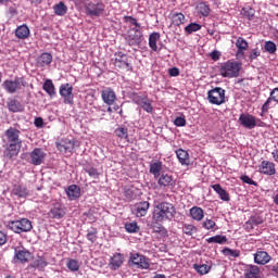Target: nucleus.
<instances>
[{"label":"nucleus","instance_id":"f257e3e1","mask_svg":"<svg viewBox=\"0 0 278 278\" xmlns=\"http://www.w3.org/2000/svg\"><path fill=\"white\" fill-rule=\"evenodd\" d=\"M175 217V206L168 202L159 203L153 211V220L162 223Z\"/></svg>","mask_w":278,"mask_h":278},{"label":"nucleus","instance_id":"f03ea898","mask_svg":"<svg viewBox=\"0 0 278 278\" xmlns=\"http://www.w3.org/2000/svg\"><path fill=\"white\" fill-rule=\"evenodd\" d=\"M242 68V64L236 61H227L223 63L219 67V73L222 77H238L240 75V70Z\"/></svg>","mask_w":278,"mask_h":278},{"label":"nucleus","instance_id":"7ed1b4c3","mask_svg":"<svg viewBox=\"0 0 278 278\" xmlns=\"http://www.w3.org/2000/svg\"><path fill=\"white\" fill-rule=\"evenodd\" d=\"M25 86V78L23 77H15L13 80L7 79L2 84V88H4L10 94H14V92L22 90Z\"/></svg>","mask_w":278,"mask_h":278},{"label":"nucleus","instance_id":"20e7f679","mask_svg":"<svg viewBox=\"0 0 278 278\" xmlns=\"http://www.w3.org/2000/svg\"><path fill=\"white\" fill-rule=\"evenodd\" d=\"M9 227L14 233H23L33 229L31 222L27 218L10 222Z\"/></svg>","mask_w":278,"mask_h":278},{"label":"nucleus","instance_id":"39448f33","mask_svg":"<svg viewBox=\"0 0 278 278\" xmlns=\"http://www.w3.org/2000/svg\"><path fill=\"white\" fill-rule=\"evenodd\" d=\"M59 92L65 105H75V94H73V87L71 84L61 85Z\"/></svg>","mask_w":278,"mask_h":278},{"label":"nucleus","instance_id":"423d86ee","mask_svg":"<svg viewBox=\"0 0 278 278\" xmlns=\"http://www.w3.org/2000/svg\"><path fill=\"white\" fill-rule=\"evenodd\" d=\"M207 100L213 105H223L225 103V89L216 87L213 90H210L207 93Z\"/></svg>","mask_w":278,"mask_h":278},{"label":"nucleus","instance_id":"0eeeda50","mask_svg":"<svg viewBox=\"0 0 278 278\" xmlns=\"http://www.w3.org/2000/svg\"><path fill=\"white\" fill-rule=\"evenodd\" d=\"M30 164L34 166H40V164H45V160H47V152L42 148H35L30 153Z\"/></svg>","mask_w":278,"mask_h":278},{"label":"nucleus","instance_id":"6e6552de","mask_svg":"<svg viewBox=\"0 0 278 278\" xmlns=\"http://www.w3.org/2000/svg\"><path fill=\"white\" fill-rule=\"evenodd\" d=\"M129 262L130 264H132V266H137V268H141V270H147L149 269V266H150L149 258L138 253H131Z\"/></svg>","mask_w":278,"mask_h":278},{"label":"nucleus","instance_id":"1a4fd4ad","mask_svg":"<svg viewBox=\"0 0 278 278\" xmlns=\"http://www.w3.org/2000/svg\"><path fill=\"white\" fill-rule=\"evenodd\" d=\"M105 12V4H103L102 2H98V3H88L86 5V14L88 16H101V14H103Z\"/></svg>","mask_w":278,"mask_h":278},{"label":"nucleus","instance_id":"9d476101","mask_svg":"<svg viewBox=\"0 0 278 278\" xmlns=\"http://www.w3.org/2000/svg\"><path fill=\"white\" fill-rule=\"evenodd\" d=\"M239 123L245 129H255L257 127V118L249 113H243L239 117Z\"/></svg>","mask_w":278,"mask_h":278},{"label":"nucleus","instance_id":"9b49d317","mask_svg":"<svg viewBox=\"0 0 278 278\" xmlns=\"http://www.w3.org/2000/svg\"><path fill=\"white\" fill-rule=\"evenodd\" d=\"M75 147H79V142L75 139H64L56 143V149H59L62 153H73V149H75Z\"/></svg>","mask_w":278,"mask_h":278},{"label":"nucleus","instance_id":"f8f14e48","mask_svg":"<svg viewBox=\"0 0 278 278\" xmlns=\"http://www.w3.org/2000/svg\"><path fill=\"white\" fill-rule=\"evenodd\" d=\"M30 258H31V253L25 250V248H22V249L15 248V254L13 258V262L15 264H26V262H29Z\"/></svg>","mask_w":278,"mask_h":278},{"label":"nucleus","instance_id":"ddd939ff","mask_svg":"<svg viewBox=\"0 0 278 278\" xmlns=\"http://www.w3.org/2000/svg\"><path fill=\"white\" fill-rule=\"evenodd\" d=\"M124 21L125 23H129V25H132L131 31H135L132 40H140V38H142V31H140V24L138 23V20L132 16H125Z\"/></svg>","mask_w":278,"mask_h":278},{"label":"nucleus","instance_id":"4468645a","mask_svg":"<svg viewBox=\"0 0 278 278\" xmlns=\"http://www.w3.org/2000/svg\"><path fill=\"white\" fill-rule=\"evenodd\" d=\"M258 173H261L262 175H275L277 173V169L275 168V163L270 162V161H263L260 165H258Z\"/></svg>","mask_w":278,"mask_h":278},{"label":"nucleus","instance_id":"2eb2a0df","mask_svg":"<svg viewBox=\"0 0 278 278\" xmlns=\"http://www.w3.org/2000/svg\"><path fill=\"white\" fill-rule=\"evenodd\" d=\"M102 100L106 105H114V101H116V92L112 88H105L101 93Z\"/></svg>","mask_w":278,"mask_h":278},{"label":"nucleus","instance_id":"dca6fc26","mask_svg":"<svg viewBox=\"0 0 278 278\" xmlns=\"http://www.w3.org/2000/svg\"><path fill=\"white\" fill-rule=\"evenodd\" d=\"M52 218H64L66 216V208L61 203H56L50 210Z\"/></svg>","mask_w":278,"mask_h":278},{"label":"nucleus","instance_id":"f3484780","mask_svg":"<svg viewBox=\"0 0 278 278\" xmlns=\"http://www.w3.org/2000/svg\"><path fill=\"white\" fill-rule=\"evenodd\" d=\"M66 194L70 199V201H76V199H79L81 197V189L77 187L76 185H71L66 189Z\"/></svg>","mask_w":278,"mask_h":278},{"label":"nucleus","instance_id":"a211bd4d","mask_svg":"<svg viewBox=\"0 0 278 278\" xmlns=\"http://www.w3.org/2000/svg\"><path fill=\"white\" fill-rule=\"evenodd\" d=\"M52 62L53 55H51V53L49 52H45L37 58V65L41 67L49 66V64H51Z\"/></svg>","mask_w":278,"mask_h":278},{"label":"nucleus","instance_id":"6ab92c4d","mask_svg":"<svg viewBox=\"0 0 278 278\" xmlns=\"http://www.w3.org/2000/svg\"><path fill=\"white\" fill-rule=\"evenodd\" d=\"M123 262H124L123 254L116 253L111 258L109 266L112 270H117V268H121V266H123Z\"/></svg>","mask_w":278,"mask_h":278},{"label":"nucleus","instance_id":"aec40b11","mask_svg":"<svg viewBox=\"0 0 278 278\" xmlns=\"http://www.w3.org/2000/svg\"><path fill=\"white\" fill-rule=\"evenodd\" d=\"M136 207V216L138 218H142V216H147V212H149L150 204L149 202H140L135 205Z\"/></svg>","mask_w":278,"mask_h":278},{"label":"nucleus","instance_id":"412c9836","mask_svg":"<svg viewBox=\"0 0 278 278\" xmlns=\"http://www.w3.org/2000/svg\"><path fill=\"white\" fill-rule=\"evenodd\" d=\"M176 155L182 166H190V154H188V151L179 149L176 151Z\"/></svg>","mask_w":278,"mask_h":278},{"label":"nucleus","instance_id":"4be33fe9","mask_svg":"<svg viewBox=\"0 0 278 278\" xmlns=\"http://www.w3.org/2000/svg\"><path fill=\"white\" fill-rule=\"evenodd\" d=\"M29 27H27V25H21L15 29V36L16 38H18L20 40H27V38H29Z\"/></svg>","mask_w":278,"mask_h":278},{"label":"nucleus","instance_id":"5701e85b","mask_svg":"<svg viewBox=\"0 0 278 278\" xmlns=\"http://www.w3.org/2000/svg\"><path fill=\"white\" fill-rule=\"evenodd\" d=\"M20 134H21V131H18V129H15V128H9L5 131V136L8 138V141L9 142H14V143L23 142L18 138Z\"/></svg>","mask_w":278,"mask_h":278},{"label":"nucleus","instance_id":"b1692460","mask_svg":"<svg viewBox=\"0 0 278 278\" xmlns=\"http://www.w3.org/2000/svg\"><path fill=\"white\" fill-rule=\"evenodd\" d=\"M236 47L238 49L237 55H244L245 51H249V42L244 38L239 37L236 41Z\"/></svg>","mask_w":278,"mask_h":278},{"label":"nucleus","instance_id":"393cba45","mask_svg":"<svg viewBox=\"0 0 278 278\" xmlns=\"http://www.w3.org/2000/svg\"><path fill=\"white\" fill-rule=\"evenodd\" d=\"M189 214L191 216V218L193 220H198L201 222L202 218H204L205 216V212L203 211V208L199 207V206H193L190 208Z\"/></svg>","mask_w":278,"mask_h":278},{"label":"nucleus","instance_id":"a878e982","mask_svg":"<svg viewBox=\"0 0 278 278\" xmlns=\"http://www.w3.org/2000/svg\"><path fill=\"white\" fill-rule=\"evenodd\" d=\"M254 261L256 264H268V262H270V255H268L267 252L260 251L255 253Z\"/></svg>","mask_w":278,"mask_h":278},{"label":"nucleus","instance_id":"bb28decb","mask_svg":"<svg viewBox=\"0 0 278 278\" xmlns=\"http://www.w3.org/2000/svg\"><path fill=\"white\" fill-rule=\"evenodd\" d=\"M8 110L13 113L23 112L25 106H23V104H21V102L17 100L12 99L8 102Z\"/></svg>","mask_w":278,"mask_h":278},{"label":"nucleus","instance_id":"cd10ccee","mask_svg":"<svg viewBox=\"0 0 278 278\" xmlns=\"http://www.w3.org/2000/svg\"><path fill=\"white\" fill-rule=\"evenodd\" d=\"M160 38H161L160 33H152L150 35L149 47H150V49H152V51H155V52L160 51L157 49V42H160Z\"/></svg>","mask_w":278,"mask_h":278},{"label":"nucleus","instance_id":"c85d7f7f","mask_svg":"<svg viewBox=\"0 0 278 278\" xmlns=\"http://www.w3.org/2000/svg\"><path fill=\"white\" fill-rule=\"evenodd\" d=\"M212 188L218 193L222 201H230L229 193L219 184L212 185Z\"/></svg>","mask_w":278,"mask_h":278},{"label":"nucleus","instance_id":"c756f323","mask_svg":"<svg viewBox=\"0 0 278 278\" xmlns=\"http://www.w3.org/2000/svg\"><path fill=\"white\" fill-rule=\"evenodd\" d=\"M170 20L173 25L180 27V25L186 23V15H184V13H173Z\"/></svg>","mask_w":278,"mask_h":278},{"label":"nucleus","instance_id":"7c9ffc66","mask_svg":"<svg viewBox=\"0 0 278 278\" xmlns=\"http://www.w3.org/2000/svg\"><path fill=\"white\" fill-rule=\"evenodd\" d=\"M53 11L56 16H64L66 12H68V7H66V4L61 1L53 7Z\"/></svg>","mask_w":278,"mask_h":278},{"label":"nucleus","instance_id":"2f4dec72","mask_svg":"<svg viewBox=\"0 0 278 278\" xmlns=\"http://www.w3.org/2000/svg\"><path fill=\"white\" fill-rule=\"evenodd\" d=\"M23 142H11L8 147V153L10 155V157H14V155H18V151H21V147H22Z\"/></svg>","mask_w":278,"mask_h":278},{"label":"nucleus","instance_id":"473e14b6","mask_svg":"<svg viewBox=\"0 0 278 278\" xmlns=\"http://www.w3.org/2000/svg\"><path fill=\"white\" fill-rule=\"evenodd\" d=\"M13 194H16V197H20L21 199H25L29 194V191L25 186L17 185L13 189Z\"/></svg>","mask_w":278,"mask_h":278},{"label":"nucleus","instance_id":"72a5a7b5","mask_svg":"<svg viewBox=\"0 0 278 278\" xmlns=\"http://www.w3.org/2000/svg\"><path fill=\"white\" fill-rule=\"evenodd\" d=\"M43 90L50 96L53 97L55 96V85H53V80L51 79H46L43 84Z\"/></svg>","mask_w":278,"mask_h":278},{"label":"nucleus","instance_id":"f704fd0d","mask_svg":"<svg viewBox=\"0 0 278 278\" xmlns=\"http://www.w3.org/2000/svg\"><path fill=\"white\" fill-rule=\"evenodd\" d=\"M138 104L140 108H142V110H144V112H148V114H153V105L151 104L150 100L141 99L139 100Z\"/></svg>","mask_w":278,"mask_h":278},{"label":"nucleus","instance_id":"c9c22d12","mask_svg":"<svg viewBox=\"0 0 278 278\" xmlns=\"http://www.w3.org/2000/svg\"><path fill=\"white\" fill-rule=\"evenodd\" d=\"M193 268H194V270H197V273L199 275H207V273H210V270H212V267L206 264H202V265L194 264Z\"/></svg>","mask_w":278,"mask_h":278},{"label":"nucleus","instance_id":"e433bc0d","mask_svg":"<svg viewBox=\"0 0 278 278\" xmlns=\"http://www.w3.org/2000/svg\"><path fill=\"white\" fill-rule=\"evenodd\" d=\"M161 172H162V162L157 161L150 165V173L154 175V177H160Z\"/></svg>","mask_w":278,"mask_h":278},{"label":"nucleus","instance_id":"4c0bfd02","mask_svg":"<svg viewBox=\"0 0 278 278\" xmlns=\"http://www.w3.org/2000/svg\"><path fill=\"white\" fill-rule=\"evenodd\" d=\"M207 242L215 243V244H225L227 242V237L222 235H216L214 237L208 238Z\"/></svg>","mask_w":278,"mask_h":278},{"label":"nucleus","instance_id":"58836bf2","mask_svg":"<svg viewBox=\"0 0 278 278\" xmlns=\"http://www.w3.org/2000/svg\"><path fill=\"white\" fill-rule=\"evenodd\" d=\"M66 266L72 273H77V270H79V261L75 258H68Z\"/></svg>","mask_w":278,"mask_h":278},{"label":"nucleus","instance_id":"ea45409f","mask_svg":"<svg viewBox=\"0 0 278 278\" xmlns=\"http://www.w3.org/2000/svg\"><path fill=\"white\" fill-rule=\"evenodd\" d=\"M169 184H173V176L168 174H162L159 178V186H168Z\"/></svg>","mask_w":278,"mask_h":278},{"label":"nucleus","instance_id":"a19ab883","mask_svg":"<svg viewBox=\"0 0 278 278\" xmlns=\"http://www.w3.org/2000/svg\"><path fill=\"white\" fill-rule=\"evenodd\" d=\"M197 11L202 16H210V7L205 2H201L197 7Z\"/></svg>","mask_w":278,"mask_h":278},{"label":"nucleus","instance_id":"79ce46f5","mask_svg":"<svg viewBox=\"0 0 278 278\" xmlns=\"http://www.w3.org/2000/svg\"><path fill=\"white\" fill-rule=\"evenodd\" d=\"M115 135L117 136V138H121V140L129 139V131L127 130V128H123V127L116 128Z\"/></svg>","mask_w":278,"mask_h":278},{"label":"nucleus","instance_id":"37998d69","mask_svg":"<svg viewBox=\"0 0 278 278\" xmlns=\"http://www.w3.org/2000/svg\"><path fill=\"white\" fill-rule=\"evenodd\" d=\"M125 229L128 233H138L140 227H138V223L131 222L125 224Z\"/></svg>","mask_w":278,"mask_h":278},{"label":"nucleus","instance_id":"c03bdc74","mask_svg":"<svg viewBox=\"0 0 278 278\" xmlns=\"http://www.w3.org/2000/svg\"><path fill=\"white\" fill-rule=\"evenodd\" d=\"M245 278H260V267L251 266L250 270L245 273Z\"/></svg>","mask_w":278,"mask_h":278},{"label":"nucleus","instance_id":"a18cd8bd","mask_svg":"<svg viewBox=\"0 0 278 278\" xmlns=\"http://www.w3.org/2000/svg\"><path fill=\"white\" fill-rule=\"evenodd\" d=\"M200 29H201V24H197V23H191L187 27H185V31L188 35L194 34V31H200Z\"/></svg>","mask_w":278,"mask_h":278},{"label":"nucleus","instance_id":"49530a36","mask_svg":"<svg viewBox=\"0 0 278 278\" xmlns=\"http://www.w3.org/2000/svg\"><path fill=\"white\" fill-rule=\"evenodd\" d=\"M223 255L226 257H238L240 255V250H231L229 248H225L222 251Z\"/></svg>","mask_w":278,"mask_h":278},{"label":"nucleus","instance_id":"de8ad7c7","mask_svg":"<svg viewBox=\"0 0 278 278\" xmlns=\"http://www.w3.org/2000/svg\"><path fill=\"white\" fill-rule=\"evenodd\" d=\"M182 231L186 233V236H192V233H197V228L192 224H185Z\"/></svg>","mask_w":278,"mask_h":278},{"label":"nucleus","instance_id":"09e8293b","mask_svg":"<svg viewBox=\"0 0 278 278\" xmlns=\"http://www.w3.org/2000/svg\"><path fill=\"white\" fill-rule=\"evenodd\" d=\"M203 227L204 229H207V231H210V229H212L213 231H215L216 229V222H214L213 219H205L203 223Z\"/></svg>","mask_w":278,"mask_h":278},{"label":"nucleus","instance_id":"8fccbe9b","mask_svg":"<svg viewBox=\"0 0 278 278\" xmlns=\"http://www.w3.org/2000/svg\"><path fill=\"white\" fill-rule=\"evenodd\" d=\"M265 51H267V53H275L277 51V46L275 45V42L273 41H267L265 43Z\"/></svg>","mask_w":278,"mask_h":278},{"label":"nucleus","instance_id":"3c124183","mask_svg":"<svg viewBox=\"0 0 278 278\" xmlns=\"http://www.w3.org/2000/svg\"><path fill=\"white\" fill-rule=\"evenodd\" d=\"M271 106H273V100L268 98L262 106V113L266 114V112H268V110H270Z\"/></svg>","mask_w":278,"mask_h":278},{"label":"nucleus","instance_id":"603ef678","mask_svg":"<svg viewBox=\"0 0 278 278\" xmlns=\"http://www.w3.org/2000/svg\"><path fill=\"white\" fill-rule=\"evenodd\" d=\"M174 124L176 125V127H186V117H176Z\"/></svg>","mask_w":278,"mask_h":278},{"label":"nucleus","instance_id":"864d4df0","mask_svg":"<svg viewBox=\"0 0 278 278\" xmlns=\"http://www.w3.org/2000/svg\"><path fill=\"white\" fill-rule=\"evenodd\" d=\"M261 52L260 49L255 48L250 51V60H257L260 58Z\"/></svg>","mask_w":278,"mask_h":278},{"label":"nucleus","instance_id":"5fc2aeb1","mask_svg":"<svg viewBox=\"0 0 278 278\" xmlns=\"http://www.w3.org/2000/svg\"><path fill=\"white\" fill-rule=\"evenodd\" d=\"M35 266L37 268H45V266H47V261L42 257H39L37 261H35Z\"/></svg>","mask_w":278,"mask_h":278},{"label":"nucleus","instance_id":"6e6d98bb","mask_svg":"<svg viewBox=\"0 0 278 278\" xmlns=\"http://www.w3.org/2000/svg\"><path fill=\"white\" fill-rule=\"evenodd\" d=\"M86 173H88L90 177H99V172L94 167L86 168Z\"/></svg>","mask_w":278,"mask_h":278},{"label":"nucleus","instance_id":"4d7b16f0","mask_svg":"<svg viewBox=\"0 0 278 278\" xmlns=\"http://www.w3.org/2000/svg\"><path fill=\"white\" fill-rule=\"evenodd\" d=\"M241 181H243V184H249V186H255V180L247 175L241 176Z\"/></svg>","mask_w":278,"mask_h":278},{"label":"nucleus","instance_id":"13d9d810","mask_svg":"<svg viewBox=\"0 0 278 278\" xmlns=\"http://www.w3.org/2000/svg\"><path fill=\"white\" fill-rule=\"evenodd\" d=\"M269 99H270L271 101H274L275 103H278V88H275V89L270 92Z\"/></svg>","mask_w":278,"mask_h":278},{"label":"nucleus","instance_id":"bf43d9fd","mask_svg":"<svg viewBox=\"0 0 278 278\" xmlns=\"http://www.w3.org/2000/svg\"><path fill=\"white\" fill-rule=\"evenodd\" d=\"M210 56L214 62H218V60H220V52L215 50L211 52Z\"/></svg>","mask_w":278,"mask_h":278},{"label":"nucleus","instance_id":"052dcab7","mask_svg":"<svg viewBox=\"0 0 278 278\" xmlns=\"http://www.w3.org/2000/svg\"><path fill=\"white\" fill-rule=\"evenodd\" d=\"M8 242V235L5 232L0 231V247H3Z\"/></svg>","mask_w":278,"mask_h":278},{"label":"nucleus","instance_id":"680f3d73","mask_svg":"<svg viewBox=\"0 0 278 278\" xmlns=\"http://www.w3.org/2000/svg\"><path fill=\"white\" fill-rule=\"evenodd\" d=\"M169 75H170V77H178V75H179V68H177V67L170 68V70H169Z\"/></svg>","mask_w":278,"mask_h":278},{"label":"nucleus","instance_id":"e2e57ef3","mask_svg":"<svg viewBox=\"0 0 278 278\" xmlns=\"http://www.w3.org/2000/svg\"><path fill=\"white\" fill-rule=\"evenodd\" d=\"M35 125H36V127H42V125H45V122L42 121V117H37L35 119Z\"/></svg>","mask_w":278,"mask_h":278},{"label":"nucleus","instance_id":"0e129e2a","mask_svg":"<svg viewBox=\"0 0 278 278\" xmlns=\"http://www.w3.org/2000/svg\"><path fill=\"white\" fill-rule=\"evenodd\" d=\"M88 240H90V242H94V240H97V235H94L93 232H89L87 235Z\"/></svg>","mask_w":278,"mask_h":278},{"label":"nucleus","instance_id":"69168bd1","mask_svg":"<svg viewBox=\"0 0 278 278\" xmlns=\"http://www.w3.org/2000/svg\"><path fill=\"white\" fill-rule=\"evenodd\" d=\"M273 201H274L275 205H278V190H276V192L274 193Z\"/></svg>","mask_w":278,"mask_h":278},{"label":"nucleus","instance_id":"338daca9","mask_svg":"<svg viewBox=\"0 0 278 278\" xmlns=\"http://www.w3.org/2000/svg\"><path fill=\"white\" fill-rule=\"evenodd\" d=\"M271 155H273L275 162L278 163V150H275V151L271 153Z\"/></svg>","mask_w":278,"mask_h":278},{"label":"nucleus","instance_id":"774afa93","mask_svg":"<svg viewBox=\"0 0 278 278\" xmlns=\"http://www.w3.org/2000/svg\"><path fill=\"white\" fill-rule=\"evenodd\" d=\"M154 278H166V276L164 274H159V275H155Z\"/></svg>","mask_w":278,"mask_h":278}]
</instances>
